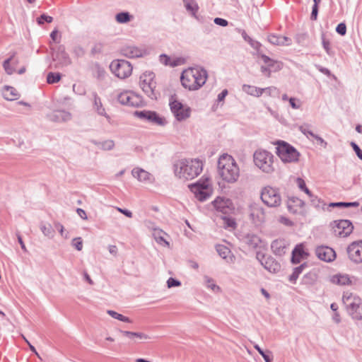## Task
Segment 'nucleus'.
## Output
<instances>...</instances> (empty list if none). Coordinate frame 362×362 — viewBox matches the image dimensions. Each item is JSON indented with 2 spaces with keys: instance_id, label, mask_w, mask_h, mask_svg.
<instances>
[{
  "instance_id": "nucleus-64",
  "label": "nucleus",
  "mask_w": 362,
  "mask_h": 362,
  "mask_svg": "<svg viewBox=\"0 0 362 362\" xmlns=\"http://www.w3.org/2000/svg\"><path fill=\"white\" fill-rule=\"evenodd\" d=\"M276 91H277L276 88L274 87V86L261 88L262 95L263 94V93H266L268 95L271 96V95H273L274 94V93H276Z\"/></svg>"
},
{
  "instance_id": "nucleus-38",
  "label": "nucleus",
  "mask_w": 362,
  "mask_h": 362,
  "mask_svg": "<svg viewBox=\"0 0 362 362\" xmlns=\"http://www.w3.org/2000/svg\"><path fill=\"white\" fill-rule=\"evenodd\" d=\"M241 35L244 40L246 41L253 49H255L257 51V52H259L260 51L262 44L259 42L255 40L252 37H250L244 30H242Z\"/></svg>"
},
{
  "instance_id": "nucleus-7",
  "label": "nucleus",
  "mask_w": 362,
  "mask_h": 362,
  "mask_svg": "<svg viewBox=\"0 0 362 362\" xmlns=\"http://www.w3.org/2000/svg\"><path fill=\"white\" fill-rule=\"evenodd\" d=\"M261 199L269 207H278L281 204V196L279 189L267 186L262 189Z\"/></svg>"
},
{
  "instance_id": "nucleus-14",
  "label": "nucleus",
  "mask_w": 362,
  "mask_h": 362,
  "mask_svg": "<svg viewBox=\"0 0 362 362\" xmlns=\"http://www.w3.org/2000/svg\"><path fill=\"white\" fill-rule=\"evenodd\" d=\"M118 102L124 105L131 107H139L142 102V99L138 95H134L130 91H124L117 95Z\"/></svg>"
},
{
  "instance_id": "nucleus-31",
  "label": "nucleus",
  "mask_w": 362,
  "mask_h": 362,
  "mask_svg": "<svg viewBox=\"0 0 362 362\" xmlns=\"http://www.w3.org/2000/svg\"><path fill=\"white\" fill-rule=\"evenodd\" d=\"M2 95L6 100H14L18 98L19 94L13 86H5L2 90Z\"/></svg>"
},
{
  "instance_id": "nucleus-5",
  "label": "nucleus",
  "mask_w": 362,
  "mask_h": 362,
  "mask_svg": "<svg viewBox=\"0 0 362 362\" xmlns=\"http://www.w3.org/2000/svg\"><path fill=\"white\" fill-rule=\"evenodd\" d=\"M188 187L199 202L206 201L213 193V188L208 177H202L197 182L189 185Z\"/></svg>"
},
{
  "instance_id": "nucleus-47",
  "label": "nucleus",
  "mask_w": 362,
  "mask_h": 362,
  "mask_svg": "<svg viewBox=\"0 0 362 362\" xmlns=\"http://www.w3.org/2000/svg\"><path fill=\"white\" fill-rule=\"evenodd\" d=\"M204 284L206 287L214 291L220 290L219 286L215 284L214 280L206 275L204 276Z\"/></svg>"
},
{
  "instance_id": "nucleus-4",
  "label": "nucleus",
  "mask_w": 362,
  "mask_h": 362,
  "mask_svg": "<svg viewBox=\"0 0 362 362\" xmlns=\"http://www.w3.org/2000/svg\"><path fill=\"white\" fill-rule=\"evenodd\" d=\"M276 153L284 163H295L299 160L300 153L290 144L279 140L276 141Z\"/></svg>"
},
{
  "instance_id": "nucleus-53",
  "label": "nucleus",
  "mask_w": 362,
  "mask_h": 362,
  "mask_svg": "<svg viewBox=\"0 0 362 362\" xmlns=\"http://www.w3.org/2000/svg\"><path fill=\"white\" fill-rule=\"evenodd\" d=\"M299 130L301 133H303L305 136H306L307 138H309L310 136L313 139V137L315 136V134H314L310 129L308 124H303L299 127Z\"/></svg>"
},
{
  "instance_id": "nucleus-29",
  "label": "nucleus",
  "mask_w": 362,
  "mask_h": 362,
  "mask_svg": "<svg viewBox=\"0 0 362 362\" xmlns=\"http://www.w3.org/2000/svg\"><path fill=\"white\" fill-rule=\"evenodd\" d=\"M271 249L273 253L278 256H282L286 253V243L284 240L276 239L272 242Z\"/></svg>"
},
{
  "instance_id": "nucleus-36",
  "label": "nucleus",
  "mask_w": 362,
  "mask_h": 362,
  "mask_svg": "<svg viewBox=\"0 0 362 362\" xmlns=\"http://www.w3.org/2000/svg\"><path fill=\"white\" fill-rule=\"evenodd\" d=\"M186 10L194 17L199 10V6L195 0H182Z\"/></svg>"
},
{
  "instance_id": "nucleus-34",
  "label": "nucleus",
  "mask_w": 362,
  "mask_h": 362,
  "mask_svg": "<svg viewBox=\"0 0 362 362\" xmlns=\"http://www.w3.org/2000/svg\"><path fill=\"white\" fill-rule=\"evenodd\" d=\"M330 281L334 284L341 286L349 285L351 283L350 278L347 274H339L334 275L331 277Z\"/></svg>"
},
{
  "instance_id": "nucleus-32",
  "label": "nucleus",
  "mask_w": 362,
  "mask_h": 362,
  "mask_svg": "<svg viewBox=\"0 0 362 362\" xmlns=\"http://www.w3.org/2000/svg\"><path fill=\"white\" fill-rule=\"evenodd\" d=\"M256 54L262 60L266 66H269L272 69H275V67L277 66L282 68V64L281 62L270 58L269 57L263 54L261 51L257 52Z\"/></svg>"
},
{
  "instance_id": "nucleus-56",
  "label": "nucleus",
  "mask_w": 362,
  "mask_h": 362,
  "mask_svg": "<svg viewBox=\"0 0 362 362\" xmlns=\"http://www.w3.org/2000/svg\"><path fill=\"white\" fill-rule=\"evenodd\" d=\"M308 38V33H298L295 37L296 42L300 45H304L305 44V42L307 41Z\"/></svg>"
},
{
  "instance_id": "nucleus-19",
  "label": "nucleus",
  "mask_w": 362,
  "mask_h": 362,
  "mask_svg": "<svg viewBox=\"0 0 362 362\" xmlns=\"http://www.w3.org/2000/svg\"><path fill=\"white\" fill-rule=\"evenodd\" d=\"M305 204L304 201L296 197H289L287 201L288 210L293 214H302Z\"/></svg>"
},
{
  "instance_id": "nucleus-45",
  "label": "nucleus",
  "mask_w": 362,
  "mask_h": 362,
  "mask_svg": "<svg viewBox=\"0 0 362 362\" xmlns=\"http://www.w3.org/2000/svg\"><path fill=\"white\" fill-rule=\"evenodd\" d=\"M121 333L128 337L130 339H133L134 337L139 338V339H149L148 335L142 333V332H134L130 331H120Z\"/></svg>"
},
{
  "instance_id": "nucleus-9",
  "label": "nucleus",
  "mask_w": 362,
  "mask_h": 362,
  "mask_svg": "<svg viewBox=\"0 0 362 362\" xmlns=\"http://www.w3.org/2000/svg\"><path fill=\"white\" fill-rule=\"evenodd\" d=\"M154 74L149 72L140 76V87L146 95L152 100H156L158 93L156 92V83L153 81Z\"/></svg>"
},
{
  "instance_id": "nucleus-37",
  "label": "nucleus",
  "mask_w": 362,
  "mask_h": 362,
  "mask_svg": "<svg viewBox=\"0 0 362 362\" xmlns=\"http://www.w3.org/2000/svg\"><path fill=\"white\" fill-rule=\"evenodd\" d=\"M317 280V274L315 272H310L305 274L302 279L301 283L306 286H312L315 284Z\"/></svg>"
},
{
  "instance_id": "nucleus-35",
  "label": "nucleus",
  "mask_w": 362,
  "mask_h": 362,
  "mask_svg": "<svg viewBox=\"0 0 362 362\" xmlns=\"http://www.w3.org/2000/svg\"><path fill=\"white\" fill-rule=\"evenodd\" d=\"M115 21L119 24H126L132 21L134 17L129 11H121L115 15Z\"/></svg>"
},
{
  "instance_id": "nucleus-8",
  "label": "nucleus",
  "mask_w": 362,
  "mask_h": 362,
  "mask_svg": "<svg viewBox=\"0 0 362 362\" xmlns=\"http://www.w3.org/2000/svg\"><path fill=\"white\" fill-rule=\"evenodd\" d=\"M112 73L119 78H128L132 72V66L130 62L124 59H115L110 64Z\"/></svg>"
},
{
  "instance_id": "nucleus-30",
  "label": "nucleus",
  "mask_w": 362,
  "mask_h": 362,
  "mask_svg": "<svg viewBox=\"0 0 362 362\" xmlns=\"http://www.w3.org/2000/svg\"><path fill=\"white\" fill-rule=\"evenodd\" d=\"M218 255L225 259L227 262H233V256L230 250L226 245H217L216 247Z\"/></svg>"
},
{
  "instance_id": "nucleus-55",
  "label": "nucleus",
  "mask_w": 362,
  "mask_h": 362,
  "mask_svg": "<svg viewBox=\"0 0 362 362\" xmlns=\"http://www.w3.org/2000/svg\"><path fill=\"white\" fill-rule=\"evenodd\" d=\"M281 69V67H279V66H277V67H275V69H272L269 66H261V72L265 75L267 77H270L271 76V73L272 71L274 72H276V71H278L279 70Z\"/></svg>"
},
{
  "instance_id": "nucleus-41",
  "label": "nucleus",
  "mask_w": 362,
  "mask_h": 362,
  "mask_svg": "<svg viewBox=\"0 0 362 362\" xmlns=\"http://www.w3.org/2000/svg\"><path fill=\"white\" fill-rule=\"evenodd\" d=\"M165 233L161 229L154 228L153 235L158 244L164 243L165 245L169 246L170 243L163 237Z\"/></svg>"
},
{
  "instance_id": "nucleus-40",
  "label": "nucleus",
  "mask_w": 362,
  "mask_h": 362,
  "mask_svg": "<svg viewBox=\"0 0 362 362\" xmlns=\"http://www.w3.org/2000/svg\"><path fill=\"white\" fill-rule=\"evenodd\" d=\"M243 90L252 96L259 97L262 95L261 88L254 86L244 84L243 86Z\"/></svg>"
},
{
  "instance_id": "nucleus-26",
  "label": "nucleus",
  "mask_w": 362,
  "mask_h": 362,
  "mask_svg": "<svg viewBox=\"0 0 362 362\" xmlns=\"http://www.w3.org/2000/svg\"><path fill=\"white\" fill-rule=\"evenodd\" d=\"M242 241L252 249H256L259 247L260 243H262L261 238L257 235L254 233H247L243 237Z\"/></svg>"
},
{
  "instance_id": "nucleus-39",
  "label": "nucleus",
  "mask_w": 362,
  "mask_h": 362,
  "mask_svg": "<svg viewBox=\"0 0 362 362\" xmlns=\"http://www.w3.org/2000/svg\"><path fill=\"white\" fill-rule=\"evenodd\" d=\"M307 263H303L298 267L293 269V273L289 276L288 280L290 282L295 284L299 275L303 272L304 269L307 267Z\"/></svg>"
},
{
  "instance_id": "nucleus-59",
  "label": "nucleus",
  "mask_w": 362,
  "mask_h": 362,
  "mask_svg": "<svg viewBox=\"0 0 362 362\" xmlns=\"http://www.w3.org/2000/svg\"><path fill=\"white\" fill-rule=\"evenodd\" d=\"M254 348L258 351V353L262 356L264 360L265 359V357H268L270 356L272 352L269 350L264 351L259 345L255 344L254 346Z\"/></svg>"
},
{
  "instance_id": "nucleus-16",
  "label": "nucleus",
  "mask_w": 362,
  "mask_h": 362,
  "mask_svg": "<svg viewBox=\"0 0 362 362\" xmlns=\"http://www.w3.org/2000/svg\"><path fill=\"white\" fill-rule=\"evenodd\" d=\"M315 254L320 259L327 262H330L336 258L334 250L327 246H318L315 250Z\"/></svg>"
},
{
  "instance_id": "nucleus-18",
  "label": "nucleus",
  "mask_w": 362,
  "mask_h": 362,
  "mask_svg": "<svg viewBox=\"0 0 362 362\" xmlns=\"http://www.w3.org/2000/svg\"><path fill=\"white\" fill-rule=\"evenodd\" d=\"M121 53L128 58H138L146 55L147 52L145 49L134 45H127L122 48Z\"/></svg>"
},
{
  "instance_id": "nucleus-27",
  "label": "nucleus",
  "mask_w": 362,
  "mask_h": 362,
  "mask_svg": "<svg viewBox=\"0 0 362 362\" xmlns=\"http://www.w3.org/2000/svg\"><path fill=\"white\" fill-rule=\"evenodd\" d=\"M262 266L268 272L276 274L280 272L281 264L273 257L269 255L267 257L266 260L262 263Z\"/></svg>"
},
{
  "instance_id": "nucleus-61",
  "label": "nucleus",
  "mask_w": 362,
  "mask_h": 362,
  "mask_svg": "<svg viewBox=\"0 0 362 362\" xmlns=\"http://www.w3.org/2000/svg\"><path fill=\"white\" fill-rule=\"evenodd\" d=\"M72 245L78 250L81 251L83 248V241L81 238H75L72 240Z\"/></svg>"
},
{
  "instance_id": "nucleus-22",
  "label": "nucleus",
  "mask_w": 362,
  "mask_h": 362,
  "mask_svg": "<svg viewBox=\"0 0 362 362\" xmlns=\"http://www.w3.org/2000/svg\"><path fill=\"white\" fill-rule=\"evenodd\" d=\"M212 204L216 211L226 214L230 211L229 206L231 204V202L228 199L218 197L212 202Z\"/></svg>"
},
{
  "instance_id": "nucleus-10",
  "label": "nucleus",
  "mask_w": 362,
  "mask_h": 362,
  "mask_svg": "<svg viewBox=\"0 0 362 362\" xmlns=\"http://www.w3.org/2000/svg\"><path fill=\"white\" fill-rule=\"evenodd\" d=\"M134 115L140 119L149 123L163 127L167 124L165 117L160 116L156 111L152 110H136Z\"/></svg>"
},
{
  "instance_id": "nucleus-58",
  "label": "nucleus",
  "mask_w": 362,
  "mask_h": 362,
  "mask_svg": "<svg viewBox=\"0 0 362 362\" xmlns=\"http://www.w3.org/2000/svg\"><path fill=\"white\" fill-rule=\"evenodd\" d=\"M267 38L268 41L272 45L281 46V45L284 44V42H281V35H278L276 34H270L269 35H268Z\"/></svg>"
},
{
  "instance_id": "nucleus-52",
  "label": "nucleus",
  "mask_w": 362,
  "mask_h": 362,
  "mask_svg": "<svg viewBox=\"0 0 362 362\" xmlns=\"http://www.w3.org/2000/svg\"><path fill=\"white\" fill-rule=\"evenodd\" d=\"M223 224L226 228H233L234 229L236 227V222L233 218L228 216H223Z\"/></svg>"
},
{
  "instance_id": "nucleus-50",
  "label": "nucleus",
  "mask_w": 362,
  "mask_h": 362,
  "mask_svg": "<svg viewBox=\"0 0 362 362\" xmlns=\"http://www.w3.org/2000/svg\"><path fill=\"white\" fill-rule=\"evenodd\" d=\"M322 47H323L324 49L325 50L326 53L329 56L333 57L335 53H334V50H332L330 47L329 41L325 37L324 35H322Z\"/></svg>"
},
{
  "instance_id": "nucleus-13",
  "label": "nucleus",
  "mask_w": 362,
  "mask_h": 362,
  "mask_svg": "<svg viewBox=\"0 0 362 362\" xmlns=\"http://www.w3.org/2000/svg\"><path fill=\"white\" fill-rule=\"evenodd\" d=\"M53 61L55 62V68L66 66L71 63L69 54L65 51L64 45H59L52 54Z\"/></svg>"
},
{
  "instance_id": "nucleus-24",
  "label": "nucleus",
  "mask_w": 362,
  "mask_h": 362,
  "mask_svg": "<svg viewBox=\"0 0 362 362\" xmlns=\"http://www.w3.org/2000/svg\"><path fill=\"white\" fill-rule=\"evenodd\" d=\"M193 73L194 71L192 69H189L187 70L184 71L180 76V81L182 86L185 88L189 89V90H194L192 87H194V78H193Z\"/></svg>"
},
{
  "instance_id": "nucleus-11",
  "label": "nucleus",
  "mask_w": 362,
  "mask_h": 362,
  "mask_svg": "<svg viewBox=\"0 0 362 362\" xmlns=\"http://www.w3.org/2000/svg\"><path fill=\"white\" fill-rule=\"evenodd\" d=\"M169 105L172 113L177 121L181 122L190 117L191 108L185 106L181 102L177 100H170Z\"/></svg>"
},
{
  "instance_id": "nucleus-12",
  "label": "nucleus",
  "mask_w": 362,
  "mask_h": 362,
  "mask_svg": "<svg viewBox=\"0 0 362 362\" xmlns=\"http://www.w3.org/2000/svg\"><path fill=\"white\" fill-rule=\"evenodd\" d=\"M353 229L354 226L349 220L334 221L332 223L333 233L336 236L347 237L352 233Z\"/></svg>"
},
{
  "instance_id": "nucleus-62",
  "label": "nucleus",
  "mask_w": 362,
  "mask_h": 362,
  "mask_svg": "<svg viewBox=\"0 0 362 362\" xmlns=\"http://www.w3.org/2000/svg\"><path fill=\"white\" fill-rule=\"evenodd\" d=\"M180 285H181V282L175 278L170 277L167 280V286L168 288L180 286Z\"/></svg>"
},
{
  "instance_id": "nucleus-28",
  "label": "nucleus",
  "mask_w": 362,
  "mask_h": 362,
  "mask_svg": "<svg viewBox=\"0 0 362 362\" xmlns=\"http://www.w3.org/2000/svg\"><path fill=\"white\" fill-rule=\"evenodd\" d=\"M71 114L64 110H58L54 111L50 116V119L56 122H65L71 120Z\"/></svg>"
},
{
  "instance_id": "nucleus-15",
  "label": "nucleus",
  "mask_w": 362,
  "mask_h": 362,
  "mask_svg": "<svg viewBox=\"0 0 362 362\" xmlns=\"http://www.w3.org/2000/svg\"><path fill=\"white\" fill-rule=\"evenodd\" d=\"M347 253L353 262L362 263V240L351 243L347 247Z\"/></svg>"
},
{
  "instance_id": "nucleus-6",
  "label": "nucleus",
  "mask_w": 362,
  "mask_h": 362,
  "mask_svg": "<svg viewBox=\"0 0 362 362\" xmlns=\"http://www.w3.org/2000/svg\"><path fill=\"white\" fill-rule=\"evenodd\" d=\"M342 301L353 319L362 320V300L358 296L346 292L343 295Z\"/></svg>"
},
{
  "instance_id": "nucleus-17",
  "label": "nucleus",
  "mask_w": 362,
  "mask_h": 362,
  "mask_svg": "<svg viewBox=\"0 0 362 362\" xmlns=\"http://www.w3.org/2000/svg\"><path fill=\"white\" fill-rule=\"evenodd\" d=\"M250 216L256 226H260L265 221L264 209L258 204H253L250 207Z\"/></svg>"
},
{
  "instance_id": "nucleus-51",
  "label": "nucleus",
  "mask_w": 362,
  "mask_h": 362,
  "mask_svg": "<svg viewBox=\"0 0 362 362\" xmlns=\"http://www.w3.org/2000/svg\"><path fill=\"white\" fill-rule=\"evenodd\" d=\"M296 183L301 191L304 192L308 196H311L312 192L307 187L305 182L303 178L298 177Z\"/></svg>"
},
{
  "instance_id": "nucleus-25",
  "label": "nucleus",
  "mask_w": 362,
  "mask_h": 362,
  "mask_svg": "<svg viewBox=\"0 0 362 362\" xmlns=\"http://www.w3.org/2000/svg\"><path fill=\"white\" fill-rule=\"evenodd\" d=\"M93 109L97 112L99 115L104 116L108 122H110V117L106 113L105 109L104 108L101 99L98 96L96 92L92 93Z\"/></svg>"
},
{
  "instance_id": "nucleus-48",
  "label": "nucleus",
  "mask_w": 362,
  "mask_h": 362,
  "mask_svg": "<svg viewBox=\"0 0 362 362\" xmlns=\"http://www.w3.org/2000/svg\"><path fill=\"white\" fill-rule=\"evenodd\" d=\"M107 313L113 318L117 319L119 321L124 322H132L131 320L122 314L117 313L116 311L108 310Z\"/></svg>"
},
{
  "instance_id": "nucleus-49",
  "label": "nucleus",
  "mask_w": 362,
  "mask_h": 362,
  "mask_svg": "<svg viewBox=\"0 0 362 362\" xmlns=\"http://www.w3.org/2000/svg\"><path fill=\"white\" fill-rule=\"evenodd\" d=\"M61 74L57 72H49L47 76V82L53 84L59 82L61 79Z\"/></svg>"
},
{
  "instance_id": "nucleus-3",
  "label": "nucleus",
  "mask_w": 362,
  "mask_h": 362,
  "mask_svg": "<svg viewBox=\"0 0 362 362\" xmlns=\"http://www.w3.org/2000/svg\"><path fill=\"white\" fill-rule=\"evenodd\" d=\"M254 163L263 173L272 174L275 170L274 156L264 149L255 151L253 155Z\"/></svg>"
},
{
  "instance_id": "nucleus-20",
  "label": "nucleus",
  "mask_w": 362,
  "mask_h": 362,
  "mask_svg": "<svg viewBox=\"0 0 362 362\" xmlns=\"http://www.w3.org/2000/svg\"><path fill=\"white\" fill-rule=\"evenodd\" d=\"M193 73V80H194V87H192L193 90H198L201 88L205 83L207 78V72L204 69H194L192 68Z\"/></svg>"
},
{
  "instance_id": "nucleus-2",
  "label": "nucleus",
  "mask_w": 362,
  "mask_h": 362,
  "mask_svg": "<svg viewBox=\"0 0 362 362\" xmlns=\"http://www.w3.org/2000/svg\"><path fill=\"white\" fill-rule=\"evenodd\" d=\"M217 170L222 180L228 183L236 182L240 176V169L235 159L224 153L218 160Z\"/></svg>"
},
{
  "instance_id": "nucleus-44",
  "label": "nucleus",
  "mask_w": 362,
  "mask_h": 362,
  "mask_svg": "<svg viewBox=\"0 0 362 362\" xmlns=\"http://www.w3.org/2000/svg\"><path fill=\"white\" fill-rule=\"evenodd\" d=\"M40 228L42 233L49 238H52L54 235V230L52 226L49 223H41L40 225Z\"/></svg>"
},
{
  "instance_id": "nucleus-63",
  "label": "nucleus",
  "mask_w": 362,
  "mask_h": 362,
  "mask_svg": "<svg viewBox=\"0 0 362 362\" xmlns=\"http://www.w3.org/2000/svg\"><path fill=\"white\" fill-rule=\"evenodd\" d=\"M351 146L359 159L362 160V150L354 141L351 142Z\"/></svg>"
},
{
  "instance_id": "nucleus-21",
  "label": "nucleus",
  "mask_w": 362,
  "mask_h": 362,
  "mask_svg": "<svg viewBox=\"0 0 362 362\" xmlns=\"http://www.w3.org/2000/svg\"><path fill=\"white\" fill-rule=\"evenodd\" d=\"M133 177L136 178L139 182L152 183L154 182V177L150 173L139 168H135L132 170Z\"/></svg>"
},
{
  "instance_id": "nucleus-43",
  "label": "nucleus",
  "mask_w": 362,
  "mask_h": 362,
  "mask_svg": "<svg viewBox=\"0 0 362 362\" xmlns=\"http://www.w3.org/2000/svg\"><path fill=\"white\" fill-rule=\"evenodd\" d=\"M159 59L160 63L165 66L175 67L179 65L178 59L171 60L170 57L165 54H160L159 57Z\"/></svg>"
},
{
  "instance_id": "nucleus-23",
  "label": "nucleus",
  "mask_w": 362,
  "mask_h": 362,
  "mask_svg": "<svg viewBox=\"0 0 362 362\" xmlns=\"http://www.w3.org/2000/svg\"><path fill=\"white\" fill-rule=\"evenodd\" d=\"M308 256V253L305 251L303 245H297L292 251L291 263L298 264L302 259H306Z\"/></svg>"
},
{
  "instance_id": "nucleus-60",
  "label": "nucleus",
  "mask_w": 362,
  "mask_h": 362,
  "mask_svg": "<svg viewBox=\"0 0 362 362\" xmlns=\"http://www.w3.org/2000/svg\"><path fill=\"white\" fill-rule=\"evenodd\" d=\"M336 32L341 35L344 36L346 33V25L344 23H339L336 27Z\"/></svg>"
},
{
  "instance_id": "nucleus-57",
  "label": "nucleus",
  "mask_w": 362,
  "mask_h": 362,
  "mask_svg": "<svg viewBox=\"0 0 362 362\" xmlns=\"http://www.w3.org/2000/svg\"><path fill=\"white\" fill-rule=\"evenodd\" d=\"M53 21V18L50 16L47 15L46 13L41 14L37 18V22L39 25H42L45 22L47 23H52Z\"/></svg>"
},
{
  "instance_id": "nucleus-42",
  "label": "nucleus",
  "mask_w": 362,
  "mask_h": 362,
  "mask_svg": "<svg viewBox=\"0 0 362 362\" xmlns=\"http://www.w3.org/2000/svg\"><path fill=\"white\" fill-rule=\"evenodd\" d=\"M92 143L94 144L95 146H98L100 148L105 151L112 150L115 146V143L112 140H106L104 141H97L93 140Z\"/></svg>"
},
{
  "instance_id": "nucleus-54",
  "label": "nucleus",
  "mask_w": 362,
  "mask_h": 362,
  "mask_svg": "<svg viewBox=\"0 0 362 362\" xmlns=\"http://www.w3.org/2000/svg\"><path fill=\"white\" fill-rule=\"evenodd\" d=\"M311 204L315 207V208H322L325 205V204L322 203L320 199H319L317 196L314 195L313 193H311V196H308Z\"/></svg>"
},
{
  "instance_id": "nucleus-1",
  "label": "nucleus",
  "mask_w": 362,
  "mask_h": 362,
  "mask_svg": "<svg viewBox=\"0 0 362 362\" xmlns=\"http://www.w3.org/2000/svg\"><path fill=\"white\" fill-rule=\"evenodd\" d=\"M175 175L180 179L192 180L197 177L203 170V163L198 158H183L177 160L174 165Z\"/></svg>"
},
{
  "instance_id": "nucleus-33",
  "label": "nucleus",
  "mask_w": 362,
  "mask_h": 362,
  "mask_svg": "<svg viewBox=\"0 0 362 362\" xmlns=\"http://www.w3.org/2000/svg\"><path fill=\"white\" fill-rule=\"evenodd\" d=\"M16 53L13 52L10 57L5 59L3 62V67L6 71V73L8 75H11L13 73L16 72V69L14 66H11L10 63L11 62H13V65H16L18 64V60L17 59H15Z\"/></svg>"
},
{
  "instance_id": "nucleus-46",
  "label": "nucleus",
  "mask_w": 362,
  "mask_h": 362,
  "mask_svg": "<svg viewBox=\"0 0 362 362\" xmlns=\"http://www.w3.org/2000/svg\"><path fill=\"white\" fill-rule=\"evenodd\" d=\"M358 206H359V203L358 202H331L329 204V207H340V208L358 207Z\"/></svg>"
}]
</instances>
